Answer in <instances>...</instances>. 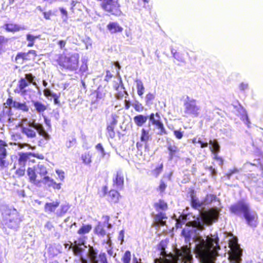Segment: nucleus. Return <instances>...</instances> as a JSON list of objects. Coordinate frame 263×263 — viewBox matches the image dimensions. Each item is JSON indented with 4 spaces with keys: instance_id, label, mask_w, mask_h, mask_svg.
I'll return each mask as SVG.
<instances>
[{
    "instance_id": "f257e3e1",
    "label": "nucleus",
    "mask_w": 263,
    "mask_h": 263,
    "mask_svg": "<svg viewBox=\"0 0 263 263\" xmlns=\"http://www.w3.org/2000/svg\"><path fill=\"white\" fill-rule=\"evenodd\" d=\"M219 249V238L216 234L208 235L205 239L199 236L194 251L201 263H215L213 258L218 254Z\"/></svg>"
},
{
    "instance_id": "f03ea898",
    "label": "nucleus",
    "mask_w": 263,
    "mask_h": 263,
    "mask_svg": "<svg viewBox=\"0 0 263 263\" xmlns=\"http://www.w3.org/2000/svg\"><path fill=\"white\" fill-rule=\"evenodd\" d=\"M159 249L161 256L155 258L154 263H192L193 255L191 250L187 246L177 249L175 254H167L165 251L164 242L161 241Z\"/></svg>"
},
{
    "instance_id": "7ed1b4c3",
    "label": "nucleus",
    "mask_w": 263,
    "mask_h": 263,
    "mask_svg": "<svg viewBox=\"0 0 263 263\" xmlns=\"http://www.w3.org/2000/svg\"><path fill=\"white\" fill-rule=\"evenodd\" d=\"M17 126L20 128L21 133L29 139L36 138L37 133L46 140L50 138L49 134L45 129L43 124L36 123L35 120H31L26 117L23 118Z\"/></svg>"
},
{
    "instance_id": "20e7f679",
    "label": "nucleus",
    "mask_w": 263,
    "mask_h": 263,
    "mask_svg": "<svg viewBox=\"0 0 263 263\" xmlns=\"http://www.w3.org/2000/svg\"><path fill=\"white\" fill-rule=\"evenodd\" d=\"M230 212L238 217H243L248 225L254 228L257 226L258 216L254 211L250 210L249 202L245 200H240L237 202L232 204L230 208Z\"/></svg>"
},
{
    "instance_id": "39448f33",
    "label": "nucleus",
    "mask_w": 263,
    "mask_h": 263,
    "mask_svg": "<svg viewBox=\"0 0 263 263\" xmlns=\"http://www.w3.org/2000/svg\"><path fill=\"white\" fill-rule=\"evenodd\" d=\"M47 174L46 167L43 164L39 163L34 168L29 167L27 170V174L30 181L35 185L41 183L42 178L46 176Z\"/></svg>"
},
{
    "instance_id": "423d86ee",
    "label": "nucleus",
    "mask_w": 263,
    "mask_h": 263,
    "mask_svg": "<svg viewBox=\"0 0 263 263\" xmlns=\"http://www.w3.org/2000/svg\"><path fill=\"white\" fill-rule=\"evenodd\" d=\"M184 116L187 115L194 117L199 116L201 111V107L198 105L197 101L188 96L183 100Z\"/></svg>"
},
{
    "instance_id": "0eeeda50",
    "label": "nucleus",
    "mask_w": 263,
    "mask_h": 263,
    "mask_svg": "<svg viewBox=\"0 0 263 263\" xmlns=\"http://www.w3.org/2000/svg\"><path fill=\"white\" fill-rule=\"evenodd\" d=\"M101 5L103 10L112 15L120 16L122 14L118 0H103Z\"/></svg>"
},
{
    "instance_id": "6e6552de",
    "label": "nucleus",
    "mask_w": 263,
    "mask_h": 263,
    "mask_svg": "<svg viewBox=\"0 0 263 263\" xmlns=\"http://www.w3.org/2000/svg\"><path fill=\"white\" fill-rule=\"evenodd\" d=\"M79 59V54L75 53L69 57L61 58L60 62L63 67L70 70H76L78 67Z\"/></svg>"
},
{
    "instance_id": "1a4fd4ad",
    "label": "nucleus",
    "mask_w": 263,
    "mask_h": 263,
    "mask_svg": "<svg viewBox=\"0 0 263 263\" xmlns=\"http://www.w3.org/2000/svg\"><path fill=\"white\" fill-rule=\"evenodd\" d=\"M242 254V250L236 243L231 247L228 259L231 263H240Z\"/></svg>"
},
{
    "instance_id": "9d476101",
    "label": "nucleus",
    "mask_w": 263,
    "mask_h": 263,
    "mask_svg": "<svg viewBox=\"0 0 263 263\" xmlns=\"http://www.w3.org/2000/svg\"><path fill=\"white\" fill-rule=\"evenodd\" d=\"M166 148L168 150V159L172 161L174 159L180 158V149L175 145L174 141L166 142Z\"/></svg>"
},
{
    "instance_id": "9b49d317",
    "label": "nucleus",
    "mask_w": 263,
    "mask_h": 263,
    "mask_svg": "<svg viewBox=\"0 0 263 263\" xmlns=\"http://www.w3.org/2000/svg\"><path fill=\"white\" fill-rule=\"evenodd\" d=\"M7 144L4 141L0 140V167L1 169L7 167L9 165V162L6 160L8 153L6 147Z\"/></svg>"
},
{
    "instance_id": "f8f14e48",
    "label": "nucleus",
    "mask_w": 263,
    "mask_h": 263,
    "mask_svg": "<svg viewBox=\"0 0 263 263\" xmlns=\"http://www.w3.org/2000/svg\"><path fill=\"white\" fill-rule=\"evenodd\" d=\"M21 220L20 218L18 213L16 210V216L13 217L12 216H9L6 219H5L3 222H2L3 225L9 228L12 229H16L19 227V224L20 223Z\"/></svg>"
},
{
    "instance_id": "ddd939ff",
    "label": "nucleus",
    "mask_w": 263,
    "mask_h": 263,
    "mask_svg": "<svg viewBox=\"0 0 263 263\" xmlns=\"http://www.w3.org/2000/svg\"><path fill=\"white\" fill-rule=\"evenodd\" d=\"M16 209L12 206L7 204H2L0 205V212L2 215V222H3L7 217L12 216L13 218L16 216Z\"/></svg>"
},
{
    "instance_id": "4468645a",
    "label": "nucleus",
    "mask_w": 263,
    "mask_h": 263,
    "mask_svg": "<svg viewBox=\"0 0 263 263\" xmlns=\"http://www.w3.org/2000/svg\"><path fill=\"white\" fill-rule=\"evenodd\" d=\"M6 104L10 107H13L24 112H28L29 110V106L27 105L26 102L22 103L15 100L13 101L12 98L7 100Z\"/></svg>"
},
{
    "instance_id": "2eb2a0df",
    "label": "nucleus",
    "mask_w": 263,
    "mask_h": 263,
    "mask_svg": "<svg viewBox=\"0 0 263 263\" xmlns=\"http://www.w3.org/2000/svg\"><path fill=\"white\" fill-rule=\"evenodd\" d=\"M114 185L118 189H122L124 185V176L122 171L120 170L117 172L116 177L113 179Z\"/></svg>"
},
{
    "instance_id": "dca6fc26",
    "label": "nucleus",
    "mask_w": 263,
    "mask_h": 263,
    "mask_svg": "<svg viewBox=\"0 0 263 263\" xmlns=\"http://www.w3.org/2000/svg\"><path fill=\"white\" fill-rule=\"evenodd\" d=\"M29 85V82L24 78H21L18 83V89L15 90V92L20 93L22 96H24L27 92L25 88Z\"/></svg>"
},
{
    "instance_id": "f3484780",
    "label": "nucleus",
    "mask_w": 263,
    "mask_h": 263,
    "mask_svg": "<svg viewBox=\"0 0 263 263\" xmlns=\"http://www.w3.org/2000/svg\"><path fill=\"white\" fill-rule=\"evenodd\" d=\"M35 110L39 114L43 115V112L47 109V106L39 101H31Z\"/></svg>"
},
{
    "instance_id": "a211bd4d",
    "label": "nucleus",
    "mask_w": 263,
    "mask_h": 263,
    "mask_svg": "<svg viewBox=\"0 0 263 263\" xmlns=\"http://www.w3.org/2000/svg\"><path fill=\"white\" fill-rule=\"evenodd\" d=\"M107 28L111 33L121 32L123 28L117 22H110L107 25Z\"/></svg>"
},
{
    "instance_id": "6ab92c4d",
    "label": "nucleus",
    "mask_w": 263,
    "mask_h": 263,
    "mask_svg": "<svg viewBox=\"0 0 263 263\" xmlns=\"http://www.w3.org/2000/svg\"><path fill=\"white\" fill-rule=\"evenodd\" d=\"M150 135L149 134V130H146L144 128H142L141 130V135L140 137V140L141 142H144V151L148 148V145L147 144L148 140L149 138Z\"/></svg>"
},
{
    "instance_id": "aec40b11",
    "label": "nucleus",
    "mask_w": 263,
    "mask_h": 263,
    "mask_svg": "<svg viewBox=\"0 0 263 263\" xmlns=\"http://www.w3.org/2000/svg\"><path fill=\"white\" fill-rule=\"evenodd\" d=\"M148 118V116L143 115H138L133 118L134 121L138 126H142L145 123Z\"/></svg>"
},
{
    "instance_id": "412c9836",
    "label": "nucleus",
    "mask_w": 263,
    "mask_h": 263,
    "mask_svg": "<svg viewBox=\"0 0 263 263\" xmlns=\"http://www.w3.org/2000/svg\"><path fill=\"white\" fill-rule=\"evenodd\" d=\"M235 108L237 111V115L240 116L241 119L243 121H246L247 122H249L247 112L241 106H235Z\"/></svg>"
},
{
    "instance_id": "4be33fe9",
    "label": "nucleus",
    "mask_w": 263,
    "mask_h": 263,
    "mask_svg": "<svg viewBox=\"0 0 263 263\" xmlns=\"http://www.w3.org/2000/svg\"><path fill=\"white\" fill-rule=\"evenodd\" d=\"M210 149L212 153H218L220 149V146L217 140L214 139L209 140Z\"/></svg>"
},
{
    "instance_id": "5701e85b",
    "label": "nucleus",
    "mask_w": 263,
    "mask_h": 263,
    "mask_svg": "<svg viewBox=\"0 0 263 263\" xmlns=\"http://www.w3.org/2000/svg\"><path fill=\"white\" fill-rule=\"evenodd\" d=\"M191 205L195 209L200 211L204 204L203 201L201 202L197 198L192 196L191 197Z\"/></svg>"
},
{
    "instance_id": "b1692460",
    "label": "nucleus",
    "mask_w": 263,
    "mask_h": 263,
    "mask_svg": "<svg viewBox=\"0 0 263 263\" xmlns=\"http://www.w3.org/2000/svg\"><path fill=\"white\" fill-rule=\"evenodd\" d=\"M60 202L58 201L46 203L45 205V210L46 212H54L57 207L59 206Z\"/></svg>"
},
{
    "instance_id": "393cba45",
    "label": "nucleus",
    "mask_w": 263,
    "mask_h": 263,
    "mask_svg": "<svg viewBox=\"0 0 263 263\" xmlns=\"http://www.w3.org/2000/svg\"><path fill=\"white\" fill-rule=\"evenodd\" d=\"M29 154L20 153L19 154V158L18 160V164L20 166H25V164L29 159Z\"/></svg>"
},
{
    "instance_id": "a878e982",
    "label": "nucleus",
    "mask_w": 263,
    "mask_h": 263,
    "mask_svg": "<svg viewBox=\"0 0 263 263\" xmlns=\"http://www.w3.org/2000/svg\"><path fill=\"white\" fill-rule=\"evenodd\" d=\"M104 227L100 222H99L95 229V233L99 236H105L106 235V231L104 229Z\"/></svg>"
},
{
    "instance_id": "bb28decb",
    "label": "nucleus",
    "mask_w": 263,
    "mask_h": 263,
    "mask_svg": "<svg viewBox=\"0 0 263 263\" xmlns=\"http://www.w3.org/2000/svg\"><path fill=\"white\" fill-rule=\"evenodd\" d=\"M109 196L110 198V200L114 203H117L119 199L120 194L116 190H111L109 192Z\"/></svg>"
},
{
    "instance_id": "cd10ccee",
    "label": "nucleus",
    "mask_w": 263,
    "mask_h": 263,
    "mask_svg": "<svg viewBox=\"0 0 263 263\" xmlns=\"http://www.w3.org/2000/svg\"><path fill=\"white\" fill-rule=\"evenodd\" d=\"M219 210L217 208H215V210L212 212L209 216V220L211 223H213L216 222L218 218H219Z\"/></svg>"
},
{
    "instance_id": "c85d7f7f",
    "label": "nucleus",
    "mask_w": 263,
    "mask_h": 263,
    "mask_svg": "<svg viewBox=\"0 0 263 263\" xmlns=\"http://www.w3.org/2000/svg\"><path fill=\"white\" fill-rule=\"evenodd\" d=\"M136 83V86L137 89V93L139 96H141L144 93V87L143 86L142 81L140 79H136L135 80Z\"/></svg>"
},
{
    "instance_id": "c756f323",
    "label": "nucleus",
    "mask_w": 263,
    "mask_h": 263,
    "mask_svg": "<svg viewBox=\"0 0 263 263\" xmlns=\"http://www.w3.org/2000/svg\"><path fill=\"white\" fill-rule=\"evenodd\" d=\"M70 208V205L68 203L61 205L60 210L57 211L56 214L58 216H62L65 214Z\"/></svg>"
},
{
    "instance_id": "7c9ffc66",
    "label": "nucleus",
    "mask_w": 263,
    "mask_h": 263,
    "mask_svg": "<svg viewBox=\"0 0 263 263\" xmlns=\"http://www.w3.org/2000/svg\"><path fill=\"white\" fill-rule=\"evenodd\" d=\"M217 198L216 195L213 194L207 195L205 199L203 200L204 205H207L212 203L214 201H216Z\"/></svg>"
},
{
    "instance_id": "2f4dec72",
    "label": "nucleus",
    "mask_w": 263,
    "mask_h": 263,
    "mask_svg": "<svg viewBox=\"0 0 263 263\" xmlns=\"http://www.w3.org/2000/svg\"><path fill=\"white\" fill-rule=\"evenodd\" d=\"M149 119L152 123L156 126L161 121L160 117L158 113H156L155 117L154 114L152 113L149 117Z\"/></svg>"
},
{
    "instance_id": "473e14b6",
    "label": "nucleus",
    "mask_w": 263,
    "mask_h": 263,
    "mask_svg": "<svg viewBox=\"0 0 263 263\" xmlns=\"http://www.w3.org/2000/svg\"><path fill=\"white\" fill-rule=\"evenodd\" d=\"M91 229L92 227L90 224H83L81 228L78 231V233L81 235L88 233Z\"/></svg>"
},
{
    "instance_id": "72a5a7b5",
    "label": "nucleus",
    "mask_w": 263,
    "mask_h": 263,
    "mask_svg": "<svg viewBox=\"0 0 263 263\" xmlns=\"http://www.w3.org/2000/svg\"><path fill=\"white\" fill-rule=\"evenodd\" d=\"M157 210H165L167 208V203L163 200H160L158 202L155 204Z\"/></svg>"
},
{
    "instance_id": "f704fd0d",
    "label": "nucleus",
    "mask_w": 263,
    "mask_h": 263,
    "mask_svg": "<svg viewBox=\"0 0 263 263\" xmlns=\"http://www.w3.org/2000/svg\"><path fill=\"white\" fill-rule=\"evenodd\" d=\"M91 157L89 153H85L81 156L83 162L85 164H89L91 162Z\"/></svg>"
},
{
    "instance_id": "c9c22d12",
    "label": "nucleus",
    "mask_w": 263,
    "mask_h": 263,
    "mask_svg": "<svg viewBox=\"0 0 263 263\" xmlns=\"http://www.w3.org/2000/svg\"><path fill=\"white\" fill-rule=\"evenodd\" d=\"M54 181L50 178L49 176H44L42 180H41V183H43L46 185H47L48 186H51L52 187L53 183H54Z\"/></svg>"
},
{
    "instance_id": "e433bc0d",
    "label": "nucleus",
    "mask_w": 263,
    "mask_h": 263,
    "mask_svg": "<svg viewBox=\"0 0 263 263\" xmlns=\"http://www.w3.org/2000/svg\"><path fill=\"white\" fill-rule=\"evenodd\" d=\"M131 260V253L129 251H126L122 258L123 263H130Z\"/></svg>"
},
{
    "instance_id": "4c0bfd02",
    "label": "nucleus",
    "mask_w": 263,
    "mask_h": 263,
    "mask_svg": "<svg viewBox=\"0 0 263 263\" xmlns=\"http://www.w3.org/2000/svg\"><path fill=\"white\" fill-rule=\"evenodd\" d=\"M163 163H161L152 171V175L156 177H158L159 175L162 172L163 170Z\"/></svg>"
},
{
    "instance_id": "58836bf2",
    "label": "nucleus",
    "mask_w": 263,
    "mask_h": 263,
    "mask_svg": "<svg viewBox=\"0 0 263 263\" xmlns=\"http://www.w3.org/2000/svg\"><path fill=\"white\" fill-rule=\"evenodd\" d=\"M29 59L28 53L20 52L18 53L15 57V60L18 61L20 60H28Z\"/></svg>"
},
{
    "instance_id": "ea45409f",
    "label": "nucleus",
    "mask_w": 263,
    "mask_h": 263,
    "mask_svg": "<svg viewBox=\"0 0 263 263\" xmlns=\"http://www.w3.org/2000/svg\"><path fill=\"white\" fill-rule=\"evenodd\" d=\"M156 126L158 127V129H160L159 132L158 133V134L161 135L167 134V132L161 121L159 122V123L156 125Z\"/></svg>"
},
{
    "instance_id": "a19ab883",
    "label": "nucleus",
    "mask_w": 263,
    "mask_h": 263,
    "mask_svg": "<svg viewBox=\"0 0 263 263\" xmlns=\"http://www.w3.org/2000/svg\"><path fill=\"white\" fill-rule=\"evenodd\" d=\"M115 127L113 125H108L107 126V135L110 138H114L115 136V133L114 132Z\"/></svg>"
},
{
    "instance_id": "79ce46f5",
    "label": "nucleus",
    "mask_w": 263,
    "mask_h": 263,
    "mask_svg": "<svg viewBox=\"0 0 263 263\" xmlns=\"http://www.w3.org/2000/svg\"><path fill=\"white\" fill-rule=\"evenodd\" d=\"M96 149L101 153L102 158L105 157L106 153L105 152L102 145L101 143H98L96 146Z\"/></svg>"
},
{
    "instance_id": "37998d69",
    "label": "nucleus",
    "mask_w": 263,
    "mask_h": 263,
    "mask_svg": "<svg viewBox=\"0 0 263 263\" xmlns=\"http://www.w3.org/2000/svg\"><path fill=\"white\" fill-rule=\"evenodd\" d=\"M82 64L80 67V71L82 72H86L88 69V67L87 65V61L85 59L82 60Z\"/></svg>"
},
{
    "instance_id": "c03bdc74",
    "label": "nucleus",
    "mask_w": 263,
    "mask_h": 263,
    "mask_svg": "<svg viewBox=\"0 0 263 263\" xmlns=\"http://www.w3.org/2000/svg\"><path fill=\"white\" fill-rule=\"evenodd\" d=\"M197 143L200 144L201 148L207 147L209 144V142H208L206 140L203 141L201 138H198Z\"/></svg>"
},
{
    "instance_id": "a18cd8bd",
    "label": "nucleus",
    "mask_w": 263,
    "mask_h": 263,
    "mask_svg": "<svg viewBox=\"0 0 263 263\" xmlns=\"http://www.w3.org/2000/svg\"><path fill=\"white\" fill-rule=\"evenodd\" d=\"M137 148V154L138 155H139L140 156H142L143 155V151L142 149L144 148L143 144L139 142H138L136 144Z\"/></svg>"
},
{
    "instance_id": "49530a36",
    "label": "nucleus",
    "mask_w": 263,
    "mask_h": 263,
    "mask_svg": "<svg viewBox=\"0 0 263 263\" xmlns=\"http://www.w3.org/2000/svg\"><path fill=\"white\" fill-rule=\"evenodd\" d=\"M175 137L178 139H181L183 136V132H182L181 129L179 130H174L173 131Z\"/></svg>"
},
{
    "instance_id": "de8ad7c7",
    "label": "nucleus",
    "mask_w": 263,
    "mask_h": 263,
    "mask_svg": "<svg viewBox=\"0 0 263 263\" xmlns=\"http://www.w3.org/2000/svg\"><path fill=\"white\" fill-rule=\"evenodd\" d=\"M20 167L16 171V174L19 176H23L25 172V166H20Z\"/></svg>"
},
{
    "instance_id": "09e8293b",
    "label": "nucleus",
    "mask_w": 263,
    "mask_h": 263,
    "mask_svg": "<svg viewBox=\"0 0 263 263\" xmlns=\"http://www.w3.org/2000/svg\"><path fill=\"white\" fill-rule=\"evenodd\" d=\"M154 98H155V97H154V95L153 94H152L151 93H148L146 96V98H145L146 104H151L152 103V101L153 100Z\"/></svg>"
},
{
    "instance_id": "8fccbe9b",
    "label": "nucleus",
    "mask_w": 263,
    "mask_h": 263,
    "mask_svg": "<svg viewBox=\"0 0 263 263\" xmlns=\"http://www.w3.org/2000/svg\"><path fill=\"white\" fill-rule=\"evenodd\" d=\"M99 259L101 263H108L105 253H101L99 255Z\"/></svg>"
},
{
    "instance_id": "3c124183",
    "label": "nucleus",
    "mask_w": 263,
    "mask_h": 263,
    "mask_svg": "<svg viewBox=\"0 0 263 263\" xmlns=\"http://www.w3.org/2000/svg\"><path fill=\"white\" fill-rule=\"evenodd\" d=\"M76 143V139L74 138H72L71 139H70L68 141H67L66 143V146L67 148H70L73 146Z\"/></svg>"
},
{
    "instance_id": "603ef678",
    "label": "nucleus",
    "mask_w": 263,
    "mask_h": 263,
    "mask_svg": "<svg viewBox=\"0 0 263 263\" xmlns=\"http://www.w3.org/2000/svg\"><path fill=\"white\" fill-rule=\"evenodd\" d=\"M60 97V93H59V95H58L55 93H54L53 94H52V98L53 99L54 103L55 104L60 105V101L59 100Z\"/></svg>"
},
{
    "instance_id": "864d4df0",
    "label": "nucleus",
    "mask_w": 263,
    "mask_h": 263,
    "mask_svg": "<svg viewBox=\"0 0 263 263\" xmlns=\"http://www.w3.org/2000/svg\"><path fill=\"white\" fill-rule=\"evenodd\" d=\"M118 117V116L116 115V114H112L111 115L112 121L110 123V124L109 125H113V126L115 127L116 126V125L117 124Z\"/></svg>"
},
{
    "instance_id": "5fc2aeb1",
    "label": "nucleus",
    "mask_w": 263,
    "mask_h": 263,
    "mask_svg": "<svg viewBox=\"0 0 263 263\" xmlns=\"http://www.w3.org/2000/svg\"><path fill=\"white\" fill-rule=\"evenodd\" d=\"M135 109L138 111H141L143 110V107L142 104L139 103V102H137L136 103L133 104Z\"/></svg>"
},
{
    "instance_id": "6e6d98bb",
    "label": "nucleus",
    "mask_w": 263,
    "mask_h": 263,
    "mask_svg": "<svg viewBox=\"0 0 263 263\" xmlns=\"http://www.w3.org/2000/svg\"><path fill=\"white\" fill-rule=\"evenodd\" d=\"M173 57L179 62H182L183 61L182 55L177 51H175V53H174Z\"/></svg>"
},
{
    "instance_id": "4d7b16f0",
    "label": "nucleus",
    "mask_w": 263,
    "mask_h": 263,
    "mask_svg": "<svg viewBox=\"0 0 263 263\" xmlns=\"http://www.w3.org/2000/svg\"><path fill=\"white\" fill-rule=\"evenodd\" d=\"M43 93L44 96L47 98L49 97H52V94L54 93V92H52L49 88H45L43 91Z\"/></svg>"
},
{
    "instance_id": "13d9d810",
    "label": "nucleus",
    "mask_w": 263,
    "mask_h": 263,
    "mask_svg": "<svg viewBox=\"0 0 263 263\" xmlns=\"http://www.w3.org/2000/svg\"><path fill=\"white\" fill-rule=\"evenodd\" d=\"M60 11L61 13L63 15V20L66 21L68 18V13L67 10L63 8H60Z\"/></svg>"
},
{
    "instance_id": "bf43d9fd",
    "label": "nucleus",
    "mask_w": 263,
    "mask_h": 263,
    "mask_svg": "<svg viewBox=\"0 0 263 263\" xmlns=\"http://www.w3.org/2000/svg\"><path fill=\"white\" fill-rule=\"evenodd\" d=\"M35 78L34 76H33L31 73H27L25 74V79L27 81L29 82H32Z\"/></svg>"
},
{
    "instance_id": "052dcab7",
    "label": "nucleus",
    "mask_w": 263,
    "mask_h": 263,
    "mask_svg": "<svg viewBox=\"0 0 263 263\" xmlns=\"http://www.w3.org/2000/svg\"><path fill=\"white\" fill-rule=\"evenodd\" d=\"M166 187V184L164 181H161L159 186V190L161 193L163 192Z\"/></svg>"
},
{
    "instance_id": "680f3d73",
    "label": "nucleus",
    "mask_w": 263,
    "mask_h": 263,
    "mask_svg": "<svg viewBox=\"0 0 263 263\" xmlns=\"http://www.w3.org/2000/svg\"><path fill=\"white\" fill-rule=\"evenodd\" d=\"M248 84L246 83H241L239 86V89L241 91H245L248 89Z\"/></svg>"
},
{
    "instance_id": "e2e57ef3",
    "label": "nucleus",
    "mask_w": 263,
    "mask_h": 263,
    "mask_svg": "<svg viewBox=\"0 0 263 263\" xmlns=\"http://www.w3.org/2000/svg\"><path fill=\"white\" fill-rule=\"evenodd\" d=\"M37 37V36H35L29 33L27 34L26 35V39L29 42H34L35 39Z\"/></svg>"
},
{
    "instance_id": "0e129e2a",
    "label": "nucleus",
    "mask_w": 263,
    "mask_h": 263,
    "mask_svg": "<svg viewBox=\"0 0 263 263\" xmlns=\"http://www.w3.org/2000/svg\"><path fill=\"white\" fill-rule=\"evenodd\" d=\"M16 26L12 24H7L6 25V29L8 31H13L16 29Z\"/></svg>"
},
{
    "instance_id": "69168bd1",
    "label": "nucleus",
    "mask_w": 263,
    "mask_h": 263,
    "mask_svg": "<svg viewBox=\"0 0 263 263\" xmlns=\"http://www.w3.org/2000/svg\"><path fill=\"white\" fill-rule=\"evenodd\" d=\"M126 93L127 95V92L126 91L124 90L123 92H119L116 95V97L117 99H122L124 96V93Z\"/></svg>"
},
{
    "instance_id": "338daca9",
    "label": "nucleus",
    "mask_w": 263,
    "mask_h": 263,
    "mask_svg": "<svg viewBox=\"0 0 263 263\" xmlns=\"http://www.w3.org/2000/svg\"><path fill=\"white\" fill-rule=\"evenodd\" d=\"M156 218L159 220H162L165 219L166 217L164 213L160 212L156 215Z\"/></svg>"
},
{
    "instance_id": "774afa93",
    "label": "nucleus",
    "mask_w": 263,
    "mask_h": 263,
    "mask_svg": "<svg viewBox=\"0 0 263 263\" xmlns=\"http://www.w3.org/2000/svg\"><path fill=\"white\" fill-rule=\"evenodd\" d=\"M56 173L58 175L60 179V180H63V179H64V177H65L64 172L62 171L57 170Z\"/></svg>"
}]
</instances>
